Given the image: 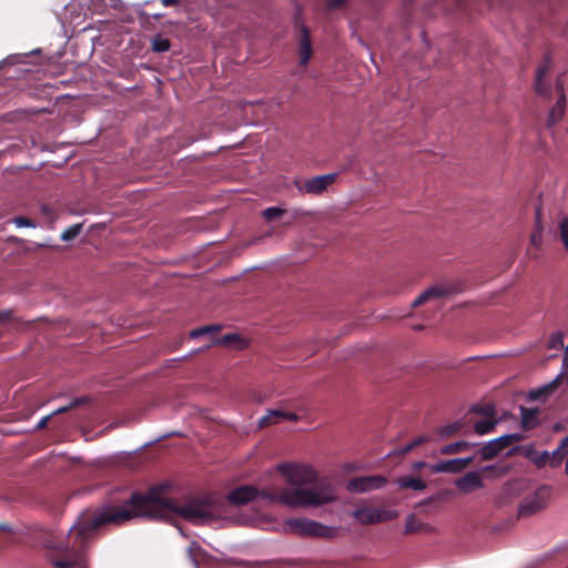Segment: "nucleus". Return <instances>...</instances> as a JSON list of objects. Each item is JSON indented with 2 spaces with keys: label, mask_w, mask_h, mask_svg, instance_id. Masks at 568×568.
I'll return each mask as SVG.
<instances>
[{
  "label": "nucleus",
  "mask_w": 568,
  "mask_h": 568,
  "mask_svg": "<svg viewBox=\"0 0 568 568\" xmlns=\"http://www.w3.org/2000/svg\"><path fill=\"white\" fill-rule=\"evenodd\" d=\"M214 516L215 507L210 498H192L176 505L164 496L163 486H155L145 494H132L120 506L112 505L95 511H83L70 527L65 539L50 536L43 545L52 568H88L82 552L83 544L103 525H122L139 517L163 520L181 517L193 524H204Z\"/></svg>",
  "instance_id": "f257e3e1"
},
{
  "label": "nucleus",
  "mask_w": 568,
  "mask_h": 568,
  "mask_svg": "<svg viewBox=\"0 0 568 568\" xmlns=\"http://www.w3.org/2000/svg\"><path fill=\"white\" fill-rule=\"evenodd\" d=\"M278 471L287 487L275 493L262 491L261 496L288 508H311L337 500L336 487L327 479H316L315 473L305 466L281 464Z\"/></svg>",
  "instance_id": "f03ea898"
},
{
  "label": "nucleus",
  "mask_w": 568,
  "mask_h": 568,
  "mask_svg": "<svg viewBox=\"0 0 568 568\" xmlns=\"http://www.w3.org/2000/svg\"><path fill=\"white\" fill-rule=\"evenodd\" d=\"M286 532L300 536L328 537L333 529L307 518H291L283 526Z\"/></svg>",
  "instance_id": "7ed1b4c3"
},
{
  "label": "nucleus",
  "mask_w": 568,
  "mask_h": 568,
  "mask_svg": "<svg viewBox=\"0 0 568 568\" xmlns=\"http://www.w3.org/2000/svg\"><path fill=\"white\" fill-rule=\"evenodd\" d=\"M397 516V510L375 508L367 505L358 506L352 513V517L361 525H375L395 519Z\"/></svg>",
  "instance_id": "20e7f679"
},
{
  "label": "nucleus",
  "mask_w": 568,
  "mask_h": 568,
  "mask_svg": "<svg viewBox=\"0 0 568 568\" xmlns=\"http://www.w3.org/2000/svg\"><path fill=\"white\" fill-rule=\"evenodd\" d=\"M550 497V488L548 486L539 487L532 495L527 496L520 504L519 516H531L547 506Z\"/></svg>",
  "instance_id": "39448f33"
},
{
  "label": "nucleus",
  "mask_w": 568,
  "mask_h": 568,
  "mask_svg": "<svg viewBox=\"0 0 568 568\" xmlns=\"http://www.w3.org/2000/svg\"><path fill=\"white\" fill-rule=\"evenodd\" d=\"M387 479L381 475L354 477L346 484V489L351 493H368L384 487Z\"/></svg>",
  "instance_id": "423d86ee"
},
{
  "label": "nucleus",
  "mask_w": 568,
  "mask_h": 568,
  "mask_svg": "<svg viewBox=\"0 0 568 568\" xmlns=\"http://www.w3.org/2000/svg\"><path fill=\"white\" fill-rule=\"evenodd\" d=\"M456 290L452 285L437 284L425 290L414 302L413 307H417L432 300L445 297L449 294L455 293Z\"/></svg>",
  "instance_id": "0eeeda50"
},
{
  "label": "nucleus",
  "mask_w": 568,
  "mask_h": 568,
  "mask_svg": "<svg viewBox=\"0 0 568 568\" xmlns=\"http://www.w3.org/2000/svg\"><path fill=\"white\" fill-rule=\"evenodd\" d=\"M556 90L558 93V98H557L556 104L551 108V110L548 114V118H547L548 125L556 124L557 122H559L562 119V116L565 114L566 95H565V91H564V83L560 78H558L556 81Z\"/></svg>",
  "instance_id": "6e6552de"
},
{
  "label": "nucleus",
  "mask_w": 568,
  "mask_h": 568,
  "mask_svg": "<svg viewBox=\"0 0 568 568\" xmlns=\"http://www.w3.org/2000/svg\"><path fill=\"white\" fill-rule=\"evenodd\" d=\"M284 420L297 422L298 416L295 413L285 412L282 409H270L266 415L260 418L258 427L265 428L273 425H277Z\"/></svg>",
  "instance_id": "1a4fd4ad"
},
{
  "label": "nucleus",
  "mask_w": 568,
  "mask_h": 568,
  "mask_svg": "<svg viewBox=\"0 0 568 568\" xmlns=\"http://www.w3.org/2000/svg\"><path fill=\"white\" fill-rule=\"evenodd\" d=\"M335 173L317 175L305 181V183L302 186V190L306 193L320 194L324 192L329 185H332L335 182Z\"/></svg>",
  "instance_id": "9d476101"
},
{
  "label": "nucleus",
  "mask_w": 568,
  "mask_h": 568,
  "mask_svg": "<svg viewBox=\"0 0 568 568\" xmlns=\"http://www.w3.org/2000/svg\"><path fill=\"white\" fill-rule=\"evenodd\" d=\"M473 462V457L455 458L449 460H442L429 468L433 473H450L456 474L465 469Z\"/></svg>",
  "instance_id": "9b49d317"
},
{
  "label": "nucleus",
  "mask_w": 568,
  "mask_h": 568,
  "mask_svg": "<svg viewBox=\"0 0 568 568\" xmlns=\"http://www.w3.org/2000/svg\"><path fill=\"white\" fill-rule=\"evenodd\" d=\"M455 486L464 494H470L484 487L479 471H468L455 480Z\"/></svg>",
  "instance_id": "f8f14e48"
},
{
  "label": "nucleus",
  "mask_w": 568,
  "mask_h": 568,
  "mask_svg": "<svg viewBox=\"0 0 568 568\" xmlns=\"http://www.w3.org/2000/svg\"><path fill=\"white\" fill-rule=\"evenodd\" d=\"M258 495L260 493L254 487L245 485L233 489L229 494L227 499L234 505H245L254 500Z\"/></svg>",
  "instance_id": "ddd939ff"
},
{
  "label": "nucleus",
  "mask_w": 568,
  "mask_h": 568,
  "mask_svg": "<svg viewBox=\"0 0 568 568\" xmlns=\"http://www.w3.org/2000/svg\"><path fill=\"white\" fill-rule=\"evenodd\" d=\"M560 378H565L566 382L568 383V363L562 364V368H561L559 375L554 381H551L550 383H548L537 389H532L529 393V397L531 399H541L542 397L549 395L558 387V383H559Z\"/></svg>",
  "instance_id": "4468645a"
},
{
  "label": "nucleus",
  "mask_w": 568,
  "mask_h": 568,
  "mask_svg": "<svg viewBox=\"0 0 568 568\" xmlns=\"http://www.w3.org/2000/svg\"><path fill=\"white\" fill-rule=\"evenodd\" d=\"M550 70V60L546 58L544 62L538 67L535 79V90L538 94H548V88L544 84V78Z\"/></svg>",
  "instance_id": "2eb2a0df"
},
{
  "label": "nucleus",
  "mask_w": 568,
  "mask_h": 568,
  "mask_svg": "<svg viewBox=\"0 0 568 568\" xmlns=\"http://www.w3.org/2000/svg\"><path fill=\"white\" fill-rule=\"evenodd\" d=\"M312 55L310 36L306 29H303V37L300 45V63L306 64Z\"/></svg>",
  "instance_id": "dca6fc26"
},
{
  "label": "nucleus",
  "mask_w": 568,
  "mask_h": 568,
  "mask_svg": "<svg viewBox=\"0 0 568 568\" xmlns=\"http://www.w3.org/2000/svg\"><path fill=\"white\" fill-rule=\"evenodd\" d=\"M521 412V427L524 429H531L537 425V414L538 410L536 408H525L520 407Z\"/></svg>",
  "instance_id": "f3484780"
},
{
  "label": "nucleus",
  "mask_w": 568,
  "mask_h": 568,
  "mask_svg": "<svg viewBox=\"0 0 568 568\" xmlns=\"http://www.w3.org/2000/svg\"><path fill=\"white\" fill-rule=\"evenodd\" d=\"M397 484L403 489L424 490L426 488L425 481L415 477L398 478Z\"/></svg>",
  "instance_id": "a211bd4d"
},
{
  "label": "nucleus",
  "mask_w": 568,
  "mask_h": 568,
  "mask_svg": "<svg viewBox=\"0 0 568 568\" xmlns=\"http://www.w3.org/2000/svg\"><path fill=\"white\" fill-rule=\"evenodd\" d=\"M503 449L497 445V440H489L479 450L483 460H489L496 457Z\"/></svg>",
  "instance_id": "6ab92c4d"
},
{
  "label": "nucleus",
  "mask_w": 568,
  "mask_h": 568,
  "mask_svg": "<svg viewBox=\"0 0 568 568\" xmlns=\"http://www.w3.org/2000/svg\"><path fill=\"white\" fill-rule=\"evenodd\" d=\"M474 445L475 444H471L469 442L460 440V442L445 445L444 447H442L440 453L444 455L456 454V453H460L467 448H470Z\"/></svg>",
  "instance_id": "aec40b11"
},
{
  "label": "nucleus",
  "mask_w": 568,
  "mask_h": 568,
  "mask_svg": "<svg viewBox=\"0 0 568 568\" xmlns=\"http://www.w3.org/2000/svg\"><path fill=\"white\" fill-rule=\"evenodd\" d=\"M498 424L497 419H485L475 423L474 429L478 435H485L494 430L495 426Z\"/></svg>",
  "instance_id": "412c9836"
},
{
  "label": "nucleus",
  "mask_w": 568,
  "mask_h": 568,
  "mask_svg": "<svg viewBox=\"0 0 568 568\" xmlns=\"http://www.w3.org/2000/svg\"><path fill=\"white\" fill-rule=\"evenodd\" d=\"M523 438V436L520 434H508V435H503L498 438H495L494 440H497V445L504 449L506 447H508L509 445H511L513 443L515 442H518Z\"/></svg>",
  "instance_id": "4be33fe9"
},
{
  "label": "nucleus",
  "mask_w": 568,
  "mask_h": 568,
  "mask_svg": "<svg viewBox=\"0 0 568 568\" xmlns=\"http://www.w3.org/2000/svg\"><path fill=\"white\" fill-rule=\"evenodd\" d=\"M81 230H82L81 223L71 225L70 227H68L65 231L62 232L61 240L64 242H69L71 240L75 239L80 234Z\"/></svg>",
  "instance_id": "5701e85b"
},
{
  "label": "nucleus",
  "mask_w": 568,
  "mask_h": 568,
  "mask_svg": "<svg viewBox=\"0 0 568 568\" xmlns=\"http://www.w3.org/2000/svg\"><path fill=\"white\" fill-rule=\"evenodd\" d=\"M84 403H87V398L85 397L75 398V399L71 400L69 405L60 407V408L55 409L54 412H52L51 416L67 413L68 410L72 409V408H75V407H78V406H80V405H82Z\"/></svg>",
  "instance_id": "b1692460"
},
{
  "label": "nucleus",
  "mask_w": 568,
  "mask_h": 568,
  "mask_svg": "<svg viewBox=\"0 0 568 568\" xmlns=\"http://www.w3.org/2000/svg\"><path fill=\"white\" fill-rule=\"evenodd\" d=\"M422 524L417 520L414 515H409L405 523L406 532H416L420 529Z\"/></svg>",
  "instance_id": "393cba45"
},
{
  "label": "nucleus",
  "mask_w": 568,
  "mask_h": 568,
  "mask_svg": "<svg viewBox=\"0 0 568 568\" xmlns=\"http://www.w3.org/2000/svg\"><path fill=\"white\" fill-rule=\"evenodd\" d=\"M240 342H241L240 335L227 334V335H224L223 337L214 341L213 344H215V345H232L234 343H240Z\"/></svg>",
  "instance_id": "a878e982"
},
{
  "label": "nucleus",
  "mask_w": 568,
  "mask_h": 568,
  "mask_svg": "<svg viewBox=\"0 0 568 568\" xmlns=\"http://www.w3.org/2000/svg\"><path fill=\"white\" fill-rule=\"evenodd\" d=\"M462 428V424L459 422L452 423L449 425H445L438 429V433L442 436H449Z\"/></svg>",
  "instance_id": "bb28decb"
},
{
  "label": "nucleus",
  "mask_w": 568,
  "mask_h": 568,
  "mask_svg": "<svg viewBox=\"0 0 568 568\" xmlns=\"http://www.w3.org/2000/svg\"><path fill=\"white\" fill-rule=\"evenodd\" d=\"M170 49V41L168 39L158 37L153 40V50L158 52H165Z\"/></svg>",
  "instance_id": "cd10ccee"
},
{
  "label": "nucleus",
  "mask_w": 568,
  "mask_h": 568,
  "mask_svg": "<svg viewBox=\"0 0 568 568\" xmlns=\"http://www.w3.org/2000/svg\"><path fill=\"white\" fill-rule=\"evenodd\" d=\"M542 242V230L539 225V222H537L536 231L530 236V244L535 246L536 248H539L541 246Z\"/></svg>",
  "instance_id": "c85d7f7f"
},
{
  "label": "nucleus",
  "mask_w": 568,
  "mask_h": 568,
  "mask_svg": "<svg viewBox=\"0 0 568 568\" xmlns=\"http://www.w3.org/2000/svg\"><path fill=\"white\" fill-rule=\"evenodd\" d=\"M427 440V437L425 436H419L417 438H415L413 442H410L409 444H407L406 446L402 447L399 449V454H407L408 452H410L413 448L422 445L423 443H425Z\"/></svg>",
  "instance_id": "c756f323"
},
{
  "label": "nucleus",
  "mask_w": 568,
  "mask_h": 568,
  "mask_svg": "<svg viewBox=\"0 0 568 568\" xmlns=\"http://www.w3.org/2000/svg\"><path fill=\"white\" fill-rule=\"evenodd\" d=\"M283 213H284V210L276 207V206H272V207H267L266 210L263 211V216L266 220L271 221V220H274V219L281 216Z\"/></svg>",
  "instance_id": "7c9ffc66"
},
{
  "label": "nucleus",
  "mask_w": 568,
  "mask_h": 568,
  "mask_svg": "<svg viewBox=\"0 0 568 568\" xmlns=\"http://www.w3.org/2000/svg\"><path fill=\"white\" fill-rule=\"evenodd\" d=\"M219 327L217 326H203V327H200V328H196V329H193L191 333H190V336L192 338H197L200 336H203L205 334H209L211 332H215L217 331Z\"/></svg>",
  "instance_id": "2f4dec72"
},
{
  "label": "nucleus",
  "mask_w": 568,
  "mask_h": 568,
  "mask_svg": "<svg viewBox=\"0 0 568 568\" xmlns=\"http://www.w3.org/2000/svg\"><path fill=\"white\" fill-rule=\"evenodd\" d=\"M548 462H551V465L554 466V456L550 457L548 452H542L540 455H538L536 458H534V463L538 467L545 466Z\"/></svg>",
  "instance_id": "473e14b6"
},
{
  "label": "nucleus",
  "mask_w": 568,
  "mask_h": 568,
  "mask_svg": "<svg viewBox=\"0 0 568 568\" xmlns=\"http://www.w3.org/2000/svg\"><path fill=\"white\" fill-rule=\"evenodd\" d=\"M560 239L566 248H568V219H564L559 225Z\"/></svg>",
  "instance_id": "72a5a7b5"
},
{
  "label": "nucleus",
  "mask_w": 568,
  "mask_h": 568,
  "mask_svg": "<svg viewBox=\"0 0 568 568\" xmlns=\"http://www.w3.org/2000/svg\"><path fill=\"white\" fill-rule=\"evenodd\" d=\"M550 348H560L564 347V335L561 333L554 334L549 339Z\"/></svg>",
  "instance_id": "f704fd0d"
},
{
  "label": "nucleus",
  "mask_w": 568,
  "mask_h": 568,
  "mask_svg": "<svg viewBox=\"0 0 568 568\" xmlns=\"http://www.w3.org/2000/svg\"><path fill=\"white\" fill-rule=\"evenodd\" d=\"M475 412L486 416V417H489L493 418L495 416V407L493 405H485V406H481V407H475L474 408Z\"/></svg>",
  "instance_id": "c9c22d12"
},
{
  "label": "nucleus",
  "mask_w": 568,
  "mask_h": 568,
  "mask_svg": "<svg viewBox=\"0 0 568 568\" xmlns=\"http://www.w3.org/2000/svg\"><path fill=\"white\" fill-rule=\"evenodd\" d=\"M12 222L18 227H36V224L30 219L22 217V216L13 219Z\"/></svg>",
  "instance_id": "e433bc0d"
},
{
  "label": "nucleus",
  "mask_w": 568,
  "mask_h": 568,
  "mask_svg": "<svg viewBox=\"0 0 568 568\" xmlns=\"http://www.w3.org/2000/svg\"><path fill=\"white\" fill-rule=\"evenodd\" d=\"M41 211L43 214H45L52 222L57 220V214L49 207V206H42Z\"/></svg>",
  "instance_id": "4c0bfd02"
},
{
  "label": "nucleus",
  "mask_w": 568,
  "mask_h": 568,
  "mask_svg": "<svg viewBox=\"0 0 568 568\" xmlns=\"http://www.w3.org/2000/svg\"><path fill=\"white\" fill-rule=\"evenodd\" d=\"M483 471H496L495 477L503 476L506 473V469H496L494 466H486L481 469Z\"/></svg>",
  "instance_id": "58836bf2"
},
{
  "label": "nucleus",
  "mask_w": 568,
  "mask_h": 568,
  "mask_svg": "<svg viewBox=\"0 0 568 568\" xmlns=\"http://www.w3.org/2000/svg\"><path fill=\"white\" fill-rule=\"evenodd\" d=\"M566 448H568V436H566L562 440H561V444L560 446L554 452V456L557 455V454H560L562 450H565Z\"/></svg>",
  "instance_id": "ea45409f"
},
{
  "label": "nucleus",
  "mask_w": 568,
  "mask_h": 568,
  "mask_svg": "<svg viewBox=\"0 0 568 568\" xmlns=\"http://www.w3.org/2000/svg\"><path fill=\"white\" fill-rule=\"evenodd\" d=\"M51 417H52V416H51V414H50V415H48V416L42 417V418L40 419V422L38 423L37 428H38V429H41V428L45 427V425L48 424V422H49V419H50Z\"/></svg>",
  "instance_id": "a19ab883"
},
{
  "label": "nucleus",
  "mask_w": 568,
  "mask_h": 568,
  "mask_svg": "<svg viewBox=\"0 0 568 568\" xmlns=\"http://www.w3.org/2000/svg\"><path fill=\"white\" fill-rule=\"evenodd\" d=\"M161 2L164 7H170L176 4L179 0H161Z\"/></svg>",
  "instance_id": "79ce46f5"
},
{
  "label": "nucleus",
  "mask_w": 568,
  "mask_h": 568,
  "mask_svg": "<svg viewBox=\"0 0 568 568\" xmlns=\"http://www.w3.org/2000/svg\"><path fill=\"white\" fill-rule=\"evenodd\" d=\"M425 466H426V463H424V462H416V463H414L413 468L415 470H419V469L424 468Z\"/></svg>",
  "instance_id": "37998d69"
},
{
  "label": "nucleus",
  "mask_w": 568,
  "mask_h": 568,
  "mask_svg": "<svg viewBox=\"0 0 568 568\" xmlns=\"http://www.w3.org/2000/svg\"><path fill=\"white\" fill-rule=\"evenodd\" d=\"M342 2H343V0H329L328 6H329L331 8H337L338 6H341V4H342Z\"/></svg>",
  "instance_id": "c03bdc74"
},
{
  "label": "nucleus",
  "mask_w": 568,
  "mask_h": 568,
  "mask_svg": "<svg viewBox=\"0 0 568 568\" xmlns=\"http://www.w3.org/2000/svg\"><path fill=\"white\" fill-rule=\"evenodd\" d=\"M568 363V345L565 347V353L562 357V364Z\"/></svg>",
  "instance_id": "a18cd8bd"
},
{
  "label": "nucleus",
  "mask_w": 568,
  "mask_h": 568,
  "mask_svg": "<svg viewBox=\"0 0 568 568\" xmlns=\"http://www.w3.org/2000/svg\"><path fill=\"white\" fill-rule=\"evenodd\" d=\"M9 315H10L9 312L0 313V321H4V320L9 318Z\"/></svg>",
  "instance_id": "49530a36"
},
{
  "label": "nucleus",
  "mask_w": 568,
  "mask_h": 568,
  "mask_svg": "<svg viewBox=\"0 0 568 568\" xmlns=\"http://www.w3.org/2000/svg\"><path fill=\"white\" fill-rule=\"evenodd\" d=\"M565 473H566V475H568V458H567L566 466H565Z\"/></svg>",
  "instance_id": "de8ad7c7"
}]
</instances>
